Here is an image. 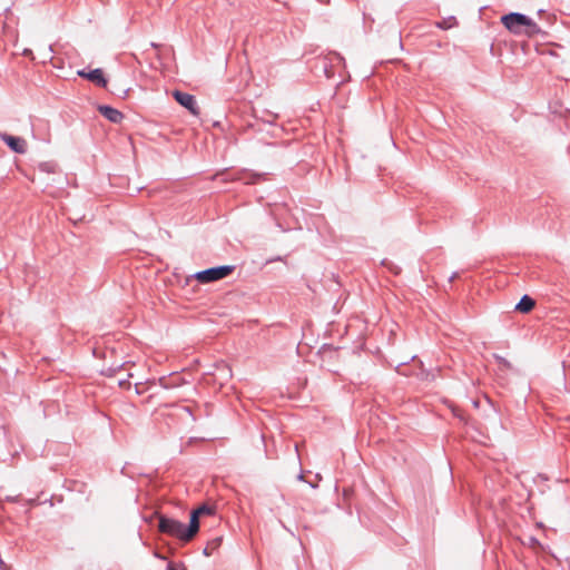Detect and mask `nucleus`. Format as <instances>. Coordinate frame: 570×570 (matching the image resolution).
<instances>
[{"label": "nucleus", "instance_id": "f257e3e1", "mask_svg": "<svg viewBox=\"0 0 570 570\" xmlns=\"http://www.w3.org/2000/svg\"><path fill=\"white\" fill-rule=\"evenodd\" d=\"M234 269V265H218L198 271L186 278V285H188L191 281H197L200 284L217 282L229 276Z\"/></svg>", "mask_w": 570, "mask_h": 570}, {"label": "nucleus", "instance_id": "f03ea898", "mask_svg": "<svg viewBox=\"0 0 570 570\" xmlns=\"http://www.w3.org/2000/svg\"><path fill=\"white\" fill-rule=\"evenodd\" d=\"M158 529L161 533L170 535L179 541L188 542L190 535L186 533V524L167 515H160L158 519Z\"/></svg>", "mask_w": 570, "mask_h": 570}, {"label": "nucleus", "instance_id": "7ed1b4c3", "mask_svg": "<svg viewBox=\"0 0 570 570\" xmlns=\"http://www.w3.org/2000/svg\"><path fill=\"white\" fill-rule=\"evenodd\" d=\"M503 27L511 33L523 35L524 24L528 23V16L521 12H509L500 19Z\"/></svg>", "mask_w": 570, "mask_h": 570}, {"label": "nucleus", "instance_id": "20e7f679", "mask_svg": "<svg viewBox=\"0 0 570 570\" xmlns=\"http://www.w3.org/2000/svg\"><path fill=\"white\" fill-rule=\"evenodd\" d=\"M171 96L178 105L188 110L193 116H198L200 114V109L194 95L175 89Z\"/></svg>", "mask_w": 570, "mask_h": 570}, {"label": "nucleus", "instance_id": "39448f33", "mask_svg": "<svg viewBox=\"0 0 570 570\" xmlns=\"http://www.w3.org/2000/svg\"><path fill=\"white\" fill-rule=\"evenodd\" d=\"M77 75L80 78H83L100 88H106L108 85V78L106 77L102 68H95V69L82 68V69L77 70Z\"/></svg>", "mask_w": 570, "mask_h": 570}, {"label": "nucleus", "instance_id": "423d86ee", "mask_svg": "<svg viewBox=\"0 0 570 570\" xmlns=\"http://www.w3.org/2000/svg\"><path fill=\"white\" fill-rule=\"evenodd\" d=\"M1 140L8 146L10 150L16 154L23 155L27 153V141L20 136H13L7 132L0 134Z\"/></svg>", "mask_w": 570, "mask_h": 570}, {"label": "nucleus", "instance_id": "0eeeda50", "mask_svg": "<svg viewBox=\"0 0 570 570\" xmlns=\"http://www.w3.org/2000/svg\"><path fill=\"white\" fill-rule=\"evenodd\" d=\"M99 114L112 124H120L125 118L124 114L110 105H98Z\"/></svg>", "mask_w": 570, "mask_h": 570}, {"label": "nucleus", "instance_id": "6e6552de", "mask_svg": "<svg viewBox=\"0 0 570 570\" xmlns=\"http://www.w3.org/2000/svg\"><path fill=\"white\" fill-rule=\"evenodd\" d=\"M535 305V301L528 294H524L520 301L515 304L514 311L520 313H529Z\"/></svg>", "mask_w": 570, "mask_h": 570}, {"label": "nucleus", "instance_id": "1a4fd4ad", "mask_svg": "<svg viewBox=\"0 0 570 570\" xmlns=\"http://www.w3.org/2000/svg\"><path fill=\"white\" fill-rule=\"evenodd\" d=\"M199 515L193 510L189 515V522L186 524V533L193 539L199 531Z\"/></svg>", "mask_w": 570, "mask_h": 570}, {"label": "nucleus", "instance_id": "9d476101", "mask_svg": "<svg viewBox=\"0 0 570 570\" xmlns=\"http://www.w3.org/2000/svg\"><path fill=\"white\" fill-rule=\"evenodd\" d=\"M244 176L240 178L247 185L257 184L261 180H265L267 174L266 173H255V171H244Z\"/></svg>", "mask_w": 570, "mask_h": 570}, {"label": "nucleus", "instance_id": "9b49d317", "mask_svg": "<svg viewBox=\"0 0 570 570\" xmlns=\"http://www.w3.org/2000/svg\"><path fill=\"white\" fill-rule=\"evenodd\" d=\"M541 32H542V30L538 26V23L532 18H530L528 16V23L524 24L523 35H525L528 37H533Z\"/></svg>", "mask_w": 570, "mask_h": 570}, {"label": "nucleus", "instance_id": "f8f14e48", "mask_svg": "<svg viewBox=\"0 0 570 570\" xmlns=\"http://www.w3.org/2000/svg\"><path fill=\"white\" fill-rule=\"evenodd\" d=\"M458 24V20L454 16H450L440 21L435 22V27L441 30H448Z\"/></svg>", "mask_w": 570, "mask_h": 570}, {"label": "nucleus", "instance_id": "ddd939ff", "mask_svg": "<svg viewBox=\"0 0 570 570\" xmlns=\"http://www.w3.org/2000/svg\"><path fill=\"white\" fill-rule=\"evenodd\" d=\"M159 384L166 390H170L180 385L178 379L171 376H163L159 379Z\"/></svg>", "mask_w": 570, "mask_h": 570}, {"label": "nucleus", "instance_id": "4468645a", "mask_svg": "<svg viewBox=\"0 0 570 570\" xmlns=\"http://www.w3.org/2000/svg\"><path fill=\"white\" fill-rule=\"evenodd\" d=\"M381 265L385 267L389 272H391L393 275H399L401 273V267L395 265L387 258L382 259Z\"/></svg>", "mask_w": 570, "mask_h": 570}, {"label": "nucleus", "instance_id": "2eb2a0df", "mask_svg": "<svg viewBox=\"0 0 570 570\" xmlns=\"http://www.w3.org/2000/svg\"><path fill=\"white\" fill-rule=\"evenodd\" d=\"M194 510H195V512H196L199 517H202V515H212V514H214V513H215V508H214V507H212V505H209V504H206V503H204V504L199 505L198 508H196V509H194Z\"/></svg>", "mask_w": 570, "mask_h": 570}, {"label": "nucleus", "instance_id": "dca6fc26", "mask_svg": "<svg viewBox=\"0 0 570 570\" xmlns=\"http://www.w3.org/2000/svg\"><path fill=\"white\" fill-rule=\"evenodd\" d=\"M528 544H529L530 547H532V548H540V549L542 548V543H541V542H540V540H539L537 537H534V535H530V537H529V542H528Z\"/></svg>", "mask_w": 570, "mask_h": 570}, {"label": "nucleus", "instance_id": "f3484780", "mask_svg": "<svg viewBox=\"0 0 570 570\" xmlns=\"http://www.w3.org/2000/svg\"><path fill=\"white\" fill-rule=\"evenodd\" d=\"M452 413H453V415H454L455 417H458L460 421H463V422H465V421H466V419H465V415H464L463 411H461L460 409H458V407L452 409Z\"/></svg>", "mask_w": 570, "mask_h": 570}, {"label": "nucleus", "instance_id": "a211bd4d", "mask_svg": "<svg viewBox=\"0 0 570 570\" xmlns=\"http://www.w3.org/2000/svg\"><path fill=\"white\" fill-rule=\"evenodd\" d=\"M130 91V88L127 89H117L116 91H112L114 95L126 98L128 96V92Z\"/></svg>", "mask_w": 570, "mask_h": 570}, {"label": "nucleus", "instance_id": "6ab92c4d", "mask_svg": "<svg viewBox=\"0 0 570 570\" xmlns=\"http://www.w3.org/2000/svg\"><path fill=\"white\" fill-rule=\"evenodd\" d=\"M121 367V365H117V366H110L106 370V372L104 371L102 373L108 375V376H112L116 374V372Z\"/></svg>", "mask_w": 570, "mask_h": 570}, {"label": "nucleus", "instance_id": "aec40b11", "mask_svg": "<svg viewBox=\"0 0 570 570\" xmlns=\"http://www.w3.org/2000/svg\"><path fill=\"white\" fill-rule=\"evenodd\" d=\"M51 167H52V166H51L49 163H42V164H40V169H41L42 171L50 173V171H51Z\"/></svg>", "mask_w": 570, "mask_h": 570}, {"label": "nucleus", "instance_id": "412c9836", "mask_svg": "<svg viewBox=\"0 0 570 570\" xmlns=\"http://www.w3.org/2000/svg\"><path fill=\"white\" fill-rule=\"evenodd\" d=\"M19 498H20L19 495H14V497L8 495L6 498V500L9 501V502H18Z\"/></svg>", "mask_w": 570, "mask_h": 570}, {"label": "nucleus", "instance_id": "4be33fe9", "mask_svg": "<svg viewBox=\"0 0 570 570\" xmlns=\"http://www.w3.org/2000/svg\"><path fill=\"white\" fill-rule=\"evenodd\" d=\"M458 276H459V273H458V272H453V273L449 276V278H448L449 283H452V282H453Z\"/></svg>", "mask_w": 570, "mask_h": 570}, {"label": "nucleus", "instance_id": "5701e85b", "mask_svg": "<svg viewBox=\"0 0 570 570\" xmlns=\"http://www.w3.org/2000/svg\"><path fill=\"white\" fill-rule=\"evenodd\" d=\"M324 72L327 78L332 77V71L330 70V67H327L326 65L324 66Z\"/></svg>", "mask_w": 570, "mask_h": 570}, {"label": "nucleus", "instance_id": "b1692460", "mask_svg": "<svg viewBox=\"0 0 570 570\" xmlns=\"http://www.w3.org/2000/svg\"><path fill=\"white\" fill-rule=\"evenodd\" d=\"M184 411L187 412L193 417V421L196 420L195 416L193 415L191 409L189 406H184Z\"/></svg>", "mask_w": 570, "mask_h": 570}, {"label": "nucleus", "instance_id": "393cba45", "mask_svg": "<svg viewBox=\"0 0 570 570\" xmlns=\"http://www.w3.org/2000/svg\"><path fill=\"white\" fill-rule=\"evenodd\" d=\"M166 570H177L173 562H168L166 566Z\"/></svg>", "mask_w": 570, "mask_h": 570}, {"label": "nucleus", "instance_id": "a878e982", "mask_svg": "<svg viewBox=\"0 0 570 570\" xmlns=\"http://www.w3.org/2000/svg\"><path fill=\"white\" fill-rule=\"evenodd\" d=\"M276 261H282V257L277 256L275 258H269V259L266 261V263L269 264V263H273V262H276Z\"/></svg>", "mask_w": 570, "mask_h": 570}, {"label": "nucleus", "instance_id": "bb28decb", "mask_svg": "<svg viewBox=\"0 0 570 570\" xmlns=\"http://www.w3.org/2000/svg\"><path fill=\"white\" fill-rule=\"evenodd\" d=\"M501 363H503L504 365H509V362L504 358V357H497Z\"/></svg>", "mask_w": 570, "mask_h": 570}, {"label": "nucleus", "instance_id": "cd10ccee", "mask_svg": "<svg viewBox=\"0 0 570 570\" xmlns=\"http://www.w3.org/2000/svg\"><path fill=\"white\" fill-rule=\"evenodd\" d=\"M203 553H204L206 557L210 556L209 548H208V547H206V548L203 550Z\"/></svg>", "mask_w": 570, "mask_h": 570}, {"label": "nucleus", "instance_id": "c85d7f7f", "mask_svg": "<svg viewBox=\"0 0 570 570\" xmlns=\"http://www.w3.org/2000/svg\"><path fill=\"white\" fill-rule=\"evenodd\" d=\"M31 53H32V51H31L30 49H24V51H23V55H24V56H29V55H31Z\"/></svg>", "mask_w": 570, "mask_h": 570}, {"label": "nucleus", "instance_id": "c756f323", "mask_svg": "<svg viewBox=\"0 0 570 570\" xmlns=\"http://www.w3.org/2000/svg\"><path fill=\"white\" fill-rule=\"evenodd\" d=\"M297 479H298L299 481H304V474H303V472H301V473L297 475Z\"/></svg>", "mask_w": 570, "mask_h": 570}, {"label": "nucleus", "instance_id": "7c9ffc66", "mask_svg": "<svg viewBox=\"0 0 570 570\" xmlns=\"http://www.w3.org/2000/svg\"><path fill=\"white\" fill-rule=\"evenodd\" d=\"M214 542H215V544H216V546L220 544V542H222V538H216V539L214 540Z\"/></svg>", "mask_w": 570, "mask_h": 570}, {"label": "nucleus", "instance_id": "2f4dec72", "mask_svg": "<svg viewBox=\"0 0 570 570\" xmlns=\"http://www.w3.org/2000/svg\"><path fill=\"white\" fill-rule=\"evenodd\" d=\"M316 1L322 3V4H327L330 2V0H316Z\"/></svg>", "mask_w": 570, "mask_h": 570}, {"label": "nucleus", "instance_id": "473e14b6", "mask_svg": "<svg viewBox=\"0 0 570 570\" xmlns=\"http://www.w3.org/2000/svg\"><path fill=\"white\" fill-rule=\"evenodd\" d=\"M309 487L313 488V489H316L317 488V484L314 483V482H308Z\"/></svg>", "mask_w": 570, "mask_h": 570}, {"label": "nucleus", "instance_id": "72a5a7b5", "mask_svg": "<svg viewBox=\"0 0 570 570\" xmlns=\"http://www.w3.org/2000/svg\"><path fill=\"white\" fill-rule=\"evenodd\" d=\"M543 13H544V10H543V9H540V10L538 11V14H543Z\"/></svg>", "mask_w": 570, "mask_h": 570}, {"label": "nucleus", "instance_id": "f704fd0d", "mask_svg": "<svg viewBox=\"0 0 570 570\" xmlns=\"http://www.w3.org/2000/svg\"><path fill=\"white\" fill-rule=\"evenodd\" d=\"M181 570H187V568L184 563H181Z\"/></svg>", "mask_w": 570, "mask_h": 570}, {"label": "nucleus", "instance_id": "c9c22d12", "mask_svg": "<svg viewBox=\"0 0 570 570\" xmlns=\"http://www.w3.org/2000/svg\"><path fill=\"white\" fill-rule=\"evenodd\" d=\"M125 470H126V468L124 466V468L121 469V473H122V474H126Z\"/></svg>", "mask_w": 570, "mask_h": 570}]
</instances>
